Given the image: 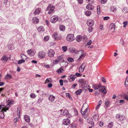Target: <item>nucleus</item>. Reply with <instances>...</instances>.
I'll return each instance as SVG.
<instances>
[{
    "instance_id": "obj_40",
    "label": "nucleus",
    "mask_w": 128,
    "mask_h": 128,
    "mask_svg": "<svg viewBox=\"0 0 128 128\" xmlns=\"http://www.w3.org/2000/svg\"><path fill=\"white\" fill-rule=\"evenodd\" d=\"M82 89H79L76 92V95L80 94L82 92Z\"/></svg>"
},
{
    "instance_id": "obj_60",
    "label": "nucleus",
    "mask_w": 128,
    "mask_h": 128,
    "mask_svg": "<svg viewBox=\"0 0 128 128\" xmlns=\"http://www.w3.org/2000/svg\"><path fill=\"white\" fill-rule=\"evenodd\" d=\"M110 19V17L108 16L105 17L104 18L103 20H107Z\"/></svg>"
},
{
    "instance_id": "obj_39",
    "label": "nucleus",
    "mask_w": 128,
    "mask_h": 128,
    "mask_svg": "<svg viewBox=\"0 0 128 128\" xmlns=\"http://www.w3.org/2000/svg\"><path fill=\"white\" fill-rule=\"evenodd\" d=\"M62 49L64 52H65L67 50L68 48L66 46H63L62 47Z\"/></svg>"
},
{
    "instance_id": "obj_41",
    "label": "nucleus",
    "mask_w": 128,
    "mask_h": 128,
    "mask_svg": "<svg viewBox=\"0 0 128 128\" xmlns=\"http://www.w3.org/2000/svg\"><path fill=\"white\" fill-rule=\"evenodd\" d=\"M52 80L50 78H47L45 81V83H47L48 82H52Z\"/></svg>"
},
{
    "instance_id": "obj_48",
    "label": "nucleus",
    "mask_w": 128,
    "mask_h": 128,
    "mask_svg": "<svg viewBox=\"0 0 128 128\" xmlns=\"http://www.w3.org/2000/svg\"><path fill=\"white\" fill-rule=\"evenodd\" d=\"M113 124L112 122H111L108 124L107 126L109 128H111Z\"/></svg>"
},
{
    "instance_id": "obj_21",
    "label": "nucleus",
    "mask_w": 128,
    "mask_h": 128,
    "mask_svg": "<svg viewBox=\"0 0 128 128\" xmlns=\"http://www.w3.org/2000/svg\"><path fill=\"white\" fill-rule=\"evenodd\" d=\"M86 8L88 10H92L94 9V6L91 4H88L86 6Z\"/></svg>"
},
{
    "instance_id": "obj_45",
    "label": "nucleus",
    "mask_w": 128,
    "mask_h": 128,
    "mask_svg": "<svg viewBox=\"0 0 128 128\" xmlns=\"http://www.w3.org/2000/svg\"><path fill=\"white\" fill-rule=\"evenodd\" d=\"M30 96L31 98H34L36 97V95L34 93H32L30 94Z\"/></svg>"
},
{
    "instance_id": "obj_15",
    "label": "nucleus",
    "mask_w": 128,
    "mask_h": 128,
    "mask_svg": "<svg viewBox=\"0 0 128 128\" xmlns=\"http://www.w3.org/2000/svg\"><path fill=\"white\" fill-rule=\"evenodd\" d=\"M85 65L84 64H82L78 68V72L80 73H82L84 70Z\"/></svg>"
},
{
    "instance_id": "obj_29",
    "label": "nucleus",
    "mask_w": 128,
    "mask_h": 128,
    "mask_svg": "<svg viewBox=\"0 0 128 128\" xmlns=\"http://www.w3.org/2000/svg\"><path fill=\"white\" fill-rule=\"evenodd\" d=\"M24 119L26 122H29L30 121V118L29 116H28L24 115Z\"/></svg>"
},
{
    "instance_id": "obj_8",
    "label": "nucleus",
    "mask_w": 128,
    "mask_h": 128,
    "mask_svg": "<svg viewBox=\"0 0 128 128\" xmlns=\"http://www.w3.org/2000/svg\"><path fill=\"white\" fill-rule=\"evenodd\" d=\"M116 118L118 119L120 121H122L125 118V116L123 115H120V114H117L116 115Z\"/></svg>"
},
{
    "instance_id": "obj_9",
    "label": "nucleus",
    "mask_w": 128,
    "mask_h": 128,
    "mask_svg": "<svg viewBox=\"0 0 128 128\" xmlns=\"http://www.w3.org/2000/svg\"><path fill=\"white\" fill-rule=\"evenodd\" d=\"M27 52L28 55L32 56H34L36 53L35 50L34 49H31L27 51Z\"/></svg>"
},
{
    "instance_id": "obj_5",
    "label": "nucleus",
    "mask_w": 128,
    "mask_h": 128,
    "mask_svg": "<svg viewBox=\"0 0 128 128\" xmlns=\"http://www.w3.org/2000/svg\"><path fill=\"white\" fill-rule=\"evenodd\" d=\"M47 54L48 56L50 58H52L54 56L55 52L53 49H50L48 50Z\"/></svg>"
},
{
    "instance_id": "obj_16",
    "label": "nucleus",
    "mask_w": 128,
    "mask_h": 128,
    "mask_svg": "<svg viewBox=\"0 0 128 128\" xmlns=\"http://www.w3.org/2000/svg\"><path fill=\"white\" fill-rule=\"evenodd\" d=\"M78 82L82 84V87L85 86L86 84V81L84 79H80L78 80Z\"/></svg>"
},
{
    "instance_id": "obj_24",
    "label": "nucleus",
    "mask_w": 128,
    "mask_h": 128,
    "mask_svg": "<svg viewBox=\"0 0 128 128\" xmlns=\"http://www.w3.org/2000/svg\"><path fill=\"white\" fill-rule=\"evenodd\" d=\"M64 69L62 68V67H60L56 70V72L58 74H60L61 73H63L64 72Z\"/></svg>"
},
{
    "instance_id": "obj_27",
    "label": "nucleus",
    "mask_w": 128,
    "mask_h": 128,
    "mask_svg": "<svg viewBox=\"0 0 128 128\" xmlns=\"http://www.w3.org/2000/svg\"><path fill=\"white\" fill-rule=\"evenodd\" d=\"M0 109L2 110H1V112H6L5 108V106L4 105H0Z\"/></svg>"
},
{
    "instance_id": "obj_58",
    "label": "nucleus",
    "mask_w": 128,
    "mask_h": 128,
    "mask_svg": "<svg viewBox=\"0 0 128 128\" xmlns=\"http://www.w3.org/2000/svg\"><path fill=\"white\" fill-rule=\"evenodd\" d=\"M74 110L75 114L76 115H78V112L76 108H74Z\"/></svg>"
},
{
    "instance_id": "obj_22",
    "label": "nucleus",
    "mask_w": 128,
    "mask_h": 128,
    "mask_svg": "<svg viewBox=\"0 0 128 128\" xmlns=\"http://www.w3.org/2000/svg\"><path fill=\"white\" fill-rule=\"evenodd\" d=\"M93 119L91 118H88V119L87 122L88 123L90 124L92 126H94V123L93 122Z\"/></svg>"
},
{
    "instance_id": "obj_53",
    "label": "nucleus",
    "mask_w": 128,
    "mask_h": 128,
    "mask_svg": "<svg viewBox=\"0 0 128 128\" xmlns=\"http://www.w3.org/2000/svg\"><path fill=\"white\" fill-rule=\"evenodd\" d=\"M125 85L126 86H128V80L126 78L125 82Z\"/></svg>"
},
{
    "instance_id": "obj_7",
    "label": "nucleus",
    "mask_w": 128,
    "mask_h": 128,
    "mask_svg": "<svg viewBox=\"0 0 128 128\" xmlns=\"http://www.w3.org/2000/svg\"><path fill=\"white\" fill-rule=\"evenodd\" d=\"M38 57L40 58H44L46 56V53L43 51H40L38 54Z\"/></svg>"
},
{
    "instance_id": "obj_63",
    "label": "nucleus",
    "mask_w": 128,
    "mask_h": 128,
    "mask_svg": "<svg viewBox=\"0 0 128 128\" xmlns=\"http://www.w3.org/2000/svg\"><path fill=\"white\" fill-rule=\"evenodd\" d=\"M59 82L61 86H62L63 85V81L62 80H60L59 81Z\"/></svg>"
},
{
    "instance_id": "obj_32",
    "label": "nucleus",
    "mask_w": 128,
    "mask_h": 128,
    "mask_svg": "<svg viewBox=\"0 0 128 128\" xmlns=\"http://www.w3.org/2000/svg\"><path fill=\"white\" fill-rule=\"evenodd\" d=\"M59 28L60 30L62 31H64L65 30V27L64 25H60V26Z\"/></svg>"
},
{
    "instance_id": "obj_46",
    "label": "nucleus",
    "mask_w": 128,
    "mask_h": 128,
    "mask_svg": "<svg viewBox=\"0 0 128 128\" xmlns=\"http://www.w3.org/2000/svg\"><path fill=\"white\" fill-rule=\"evenodd\" d=\"M102 92L106 94V88L105 86H103L102 88Z\"/></svg>"
},
{
    "instance_id": "obj_20",
    "label": "nucleus",
    "mask_w": 128,
    "mask_h": 128,
    "mask_svg": "<svg viewBox=\"0 0 128 128\" xmlns=\"http://www.w3.org/2000/svg\"><path fill=\"white\" fill-rule=\"evenodd\" d=\"M41 11V8H38L35 10L34 13L35 14H38L40 13Z\"/></svg>"
},
{
    "instance_id": "obj_55",
    "label": "nucleus",
    "mask_w": 128,
    "mask_h": 128,
    "mask_svg": "<svg viewBox=\"0 0 128 128\" xmlns=\"http://www.w3.org/2000/svg\"><path fill=\"white\" fill-rule=\"evenodd\" d=\"M110 103V102L109 100L106 101L105 102V105L107 106H108Z\"/></svg>"
},
{
    "instance_id": "obj_51",
    "label": "nucleus",
    "mask_w": 128,
    "mask_h": 128,
    "mask_svg": "<svg viewBox=\"0 0 128 128\" xmlns=\"http://www.w3.org/2000/svg\"><path fill=\"white\" fill-rule=\"evenodd\" d=\"M107 1V0H101L100 2L101 4H105L106 3Z\"/></svg>"
},
{
    "instance_id": "obj_1",
    "label": "nucleus",
    "mask_w": 128,
    "mask_h": 128,
    "mask_svg": "<svg viewBox=\"0 0 128 128\" xmlns=\"http://www.w3.org/2000/svg\"><path fill=\"white\" fill-rule=\"evenodd\" d=\"M75 39L74 35L72 34H68L66 37V40L68 41L72 42Z\"/></svg>"
},
{
    "instance_id": "obj_36",
    "label": "nucleus",
    "mask_w": 128,
    "mask_h": 128,
    "mask_svg": "<svg viewBox=\"0 0 128 128\" xmlns=\"http://www.w3.org/2000/svg\"><path fill=\"white\" fill-rule=\"evenodd\" d=\"M102 101L101 100H100L98 102V104L96 107V110H98L100 107V106L102 104Z\"/></svg>"
},
{
    "instance_id": "obj_52",
    "label": "nucleus",
    "mask_w": 128,
    "mask_h": 128,
    "mask_svg": "<svg viewBox=\"0 0 128 128\" xmlns=\"http://www.w3.org/2000/svg\"><path fill=\"white\" fill-rule=\"evenodd\" d=\"M59 62L56 59L54 60L53 61V64H56L58 63Z\"/></svg>"
},
{
    "instance_id": "obj_37",
    "label": "nucleus",
    "mask_w": 128,
    "mask_h": 128,
    "mask_svg": "<svg viewBox=\"0 0 128 128\" xmlns=\"http://www.w3.org/2000/svg\"><path fill=\"white\" fill-rule=\"evenodd\" d=\"M91 14V12L90 11L87 10L85 12V14L87 16H90Z\"/></svg>"
},
{
    "instance_id": "obj_54",
    "label": "nucleus",
    "mask_w": 128,
    "mask_h": 128,
    "mask_svg": "<svg viewBox=\"0 0 128 128\" xmlns=\"http://www.w3.org/2000/svg\"><path fill=\"white\" fill-rule=\"evenodd\" d=\"M82 74L78 72H76L75 74V76H76L77 77H80L82 76Z\"/></svg>"
},
{
    "instance_id": "obj_14",
    "label": "nucleus",
    "mask_w": 128,
    "mask_h": 128,
    "mask_svg": "<svg viewBox=\"0 0 128 128\" xmlns=\"http://www.w3.org/2000/svg\"><path fill=\"white\" fill-rule=\"evenodd\" d=\"M94 22L93 20L90 19L88 20L87 24V25L90 26H92L94 24Z\"/></svg>"
},
{
    "instance_id": "obj_25",
    "label": "nucleus",
    "mask_w": 128,
    "mask_h": 128,
    "mask_svg": "<svg viewBox=\"0 0 128 128\" xmlns=\"http://www.w3.org/2000/svg\"><path fill=\"white\" fill-rule=\"evenodd\" d=\"M94 89H98L101 88L102 86L100 84H96L94 85Z\"/></svg>"
},
{
    "instance_id": "obj_47",
    "label": "nucleus",
    "mask_w": 128,
    "mask_h": 128,
    "mask_svg": "<svg viewBox=\"0 0 128 128\" xmlns=\"http://www.w3.org/2000/svg\"><path fill=\"white\" fill-rule=\"evenodd\" d=\"M82 40L83 41H86L88 40L87 36L85 35H84L82 36Z\"/></svg>"
},
{
    "instance_id": "obj_44",
    "label": "nucleus",
    "mask_w": 128,
    "mask_h": 128,
    "mask_svg": "<svg viewBox=\"0 0 128 128\" xmlns=\"http://www.w3.org/2000/svg\"><path fill=\"white\" fill-rule=\"evenodd\" d=\"M25 62V61L24 60L22 59L21 60H19L18 61V64H20L24 62Z\"/></svg>"
},
{
    "instance_id": "obj_59",
    "label": "nucleus",
    "mask_w": 128,
    "mask_h": 128,
    "mask_svg": "<svg viewBox=\"0 0 128 128\" xmlns=\"http://www.w3.org/2000/svg\"><path fill=\"white\" fill-rule=\"evenodd\" d=\"M4 113H0V118H4Z\"/></svg>"
},
{
    "instance_id": "obj_42",
    "label": "nucleus",
    "mask_w": 128,
    "mask_h": 128,
    "mask_svg": "<svg viewBox=\"0 0 128 128\" xmlns=\"http://www.w3.org/2000/svg\"><path fill=\"white\" fill-rule=\"evenodd\" d=\"M67 60L68 62H72L74 61V59L70 57L68 58L67 59Z\"/></svg>"
},
{
    "instance_id": "obj_11",
    "label": "nucleus",
    "mask_w": 128,
    "mask_h": 128,
    "mask_svg": "<svg viewBox=\"0 0 128 128\" xmlns=\"http://www.w3.org/2000/svg\"><path fill=\"white\" fill-rule=\"evenodd\" d=\"M88 107L85 108L84 106H83L81 109V113L82 115H85L87 111Z\"/></svg>"
},
{
    "instance_id": "obj_30",
    "label": "nucleus",
    "mask_w": 128,
    "mask_h": 128,
    "mask_svg": "<svg viewBox=\"0 0 128 128\" xmlns=\"http://www.w3.org/2000/svg\"><path fill=\"white\" fill-rule=\"evenodd\" d=\"M122 96L124 97V98L125 99L128 101V96L126 95L125 93H122Z\"/></svg>"
},
{
    "instance_id": "obj_35",
    "label": "nucleus",
    "mask_w": 128,
    "mask_h": 128,
    "mask_svg": "<svg viewBox=\"0 0 128 128\" xmlns=\"http://www.w3.org/2000/svg\"><path fill=\"white\" fill-rule=\"evenodd\" d=\"M12 78V76L10 74H7L5 77V79H9Z\"/></svg>"
},
{
    "instance_id": "obj_43",
    "label": "nucleus",
    "mask_w": 128,
    "mask_h": 128,
    "mask_svg": "<svg viewBox=\"0 0 128 128\" xmlns=\"http://www.w3.org/2000/svg\"><path fill=\"white\" fill-rule=\"evenodd\" d=\"M50 37L48 36H45L44 38V41L46 42L48 41Z\"/></svg>"
},
{
    "instance_id": "obj_12",
    "label": "nucleus",
    "mask_w": 128,
    "mask_h": 128,
    "mask_svg": "<svg viewBox=\"0 0 128 128\" xmlns=\"http://www.w3.org/2000/svg\"><path fill=\"white\" fill-rule=\"evenodd\" d=\"M76 78L75 75L72 74L68 76V79L70 82L74 81Z\"/></svg>"
},
{
    "instance_id": "obj_50",
    "label": "nucleus",
    "mask_w": 128,
    "mask_h": 128,
    "mask_svg": "<svg viewBox=\"0 0 128 128\" xmlns=\"http://www.w3.org/2000/svg\"><path fill=\"white\" fill-rule=\"evenodd\" d=\"M128 23V22L127 21H124L123 22V24H124L123 27L125 28L126 27V26L127 25Z\"/></svg>"
},
{
    "instance_id": "obj_57",
    "label": "nucleus",
    "mask_w": 128,
    "mask_h": 128,
    "mask_svg": "<svg viewBox=\"0 0 128 128\" xmlns=\"http://www.w3.org/2000/svg\"><path fill=\"white\" fill-rule=\"evenodd\" d=\"M99 125L100 126L102 127L104 126V123L100 121L99 122Z\"/></svg>"
},
{
    "instance_id": "obj_34",
    "label": "nucleus",
    "mask_w": 128,
    "mask_h": 128,
    "mask_svg": "<svg viewBox=\"0 0 128 128\" xmlns=\"http://www.w3.org/2000/svg\"><path fill=\"white\" fill-rule=\"evenodd\" d=\"M8 60V58L7 56H3L1 58V60L2 61L6 62Z\"/></svg>"
},
{
    "instance_id": "obj_10",
    "label": "nucleus",
    "mask_w": 128,
    "mask_h": 128,
    "mask_svg": "<svg viewBox=\"0 0 128 128\" xmlns=\"http://www.w3.org/2000/svg\"><path fill=\"white\" fill-rule=\"evenodd\" d=\"M58 17L56 16H54L50 18V21L53 23L56 22L58 19Z\"/></svg>"
},
{
    "instance_id": "obj_62",
    "label": "nucleus",
    "mask_w": 128,
    "mask_h": 128,
    "mask_svg": "<svg viewBox=\"0 0 128 128\" xmlns=\"http://www.w3.org/2000/svg\"><path fill=\"white\" fill-rule=\"evenodd\" d=\"M66 97H68L69 98H70V94L68 93H66Z\"/></svg>"
},
{
    "instance_id": "obj_23",
    "label": "nucleus",
    "mask_w": 128,
    "mask_h": 128,
    "mask_svg": "<svg viewBox=\"0 0 128 128\" xmlns=\"http://www.w3.org/2000/svg\"><path fill=\"white\" fill-rule=\"evenodd\" d=\"M76 40L78 42H80L82 40V36L80 35H78L76 38Z\"/></svg>"
},
{
    "instance_id": "obj_17",
    "label": "nucleus",
    "mask_w": 128,
    "mask_h": 128,
    "mask_svg": "<svg viewBox=\"0 0 128 128\" xmlns=\"http://www.w3.org/2000/svg\"><path fill=\"white\" fill-rule=\"evenodd\" d=\"M70 123V120L68 119H64L63 120L62 124L66 125H68Z\"/></svg>"
},
{
    "instance_id": "obj_28",
    "label": "nucleus",
    "mask_w": 128,
    "mask_h": 128,
    "mask_svg": "<svg viewBox=\"0 0 128 128\" xmlns=\"http://www.w3.org/2000/svg\"><path fill=\"white\" fill-rule=\"evenodd\" d=\"M63 56L62 55L57 56L56 57V59L60 62L63 59Z\"/></svg>"
},
{
    "instance_id": "obj_64",
    "label": "nucleus",
    "mask_w": 128,
    "mask_h": 128,
    "mask_svg": "<svg viewBox=\"0 0 128 128\" xmlns=\"http://www.w3.org/2000/svg\"><path fill=\"white\" fill-rule=\"evenodd\" d=\"M77 85V84H74L72 85L71 88H74Z\"/></svg>"
},
{
    "instance_id": "obj_19",
    "label": "nucleus",
    "mask_w": 128,
    "mask_h": 128,
    "mask_svg": "<svg viewBox=\"0 0 128 128\" xmlns=\"http://www.w3.org/2000/svg\"><path fill=\"white\" fill-rule=\"evenodd\" d=\"M37 30L39 32H42L45 30L43 26H40L38 27L37 28Z\"/></svg>"
},
{
    "instance_id": "obj_61",
    "label": "nucleus",
    "mask_w": 128,
    "mask_h": 128,
    "mask_svg": "<svg viewBox=\"0 0 128 128\" xmlns=\"http://www.w3.org/2000/svg\"><path fill=\"white\" fill-rule=\"evenodd\" d=\"M88 31L89 32H92L93 30L92 28V27H89L88 29Z\"/></svg>"
},
{
    "instance_id": "obj_18",
    "label": "nucleus",
    "mask_w": 128,
    "mask_h": 128,
    "mask_svg": "<svg viewBox=\"0 0 128 128\" xmlns=\"http://www.w3.org/2000/svg\"><path fill=\"white\" fill-rule=\"evenodd\" d=\"M39 22V20L38 18L36 17H34L32 19V22L35 24H38Z\"/></svg>"
},
{
    "instance_id": "obj_2",
    "label": "nucleus",
    "mask_w": 128,
    "mask_h": 128,
    "mask_svg": "<svg viewBox=\"0 0 128 128\" xmlns=\"http://www.w3.org/2000/svg\"><path fill=\"white\" fill-rule=\"evenodd\" d=\"M69 50L71 53H75L77 54H79V53L80 52L82 53L83 52V50H76L75 48L72 47L70 48L69 49Z\"/></svg>"
},
{
    "instance_id": "obj_38",
    "label": "nucleus",
    "mask_w": 128,
    "mask_h": 128,
    "mask_svg": "<svg viewBox=\"0 0 128 128\" xmlns=\"http://www.w3.org/2000/svg\"><path fill=\"white\" fill-rule=\"evenodd\" d=\"M93 117L95 120H97L98 119L99 116L98 114H96L94 115Z\"/></svg>"
},
{
    "instance_id": "obj_13",
    "label": "nucleus",
    "mask_w": 128,
    "mask_h": 128,
    "mask_svg": "<svg viewBox=\"0 0 128 128\" xmlns=\"http://www.w3.org/2000/svg\"><path fill=\"white\" fill-rule=\"evenodd\" d=\"M62 115L63 116L68 115V117L69 118L72 117L71 115L69 113L68 110L66 109H64L63 110Z\"/></svg>"
},
{
    "instance_id": "obj_31",
    "label": "nucleus",
    "mask_w": 128,
    "mask_h": 128,
    "mask_svg": "<svg viewBox=\"0 0 128 128\" xmlns=\"http://www.w3.org/2000/svg\"><path fill=\"white\" fill-rule=\"evenodd\" d=\"M79 54H81V55L80 56V58H79V59H80L81 58H82L84 57L86 55V54L85 53H84V51L83 50V52L82 53L81 52H79Z\"/></svg>"
},
{
    "instance_id": "obj_33",
    "label": "nucleus",
    "mask_w": 128,
    "mask_h": 128,
    "mask_svg": "<svg viewBox=\"0 0 128 128\" xmlns=\"http://www.w3.org/2000/svg\"><path fill=\"white\" fill-rule=\"evenodd\" d=\"M20 58L22 59L26 60L27 59V57L23 54H21L20 55Z\"/></svg>"
},
{
    "instance_id": "obj_49",
    "label": "nucleus",
    "mask_w": 128,
    "mask_h": 128,
    "mask_svg": "<svg viewBox=\"0 0 128 128\" xmlns=\"http://www.w3.org/2000/svg\"><path fill=\"white\" fill-rule=\"evenodd\" d=\"M20 107H18V110L17 111V112L18 115H20V114L21 113L20 112Z\"/></svg>"
},
{
    "instance_id": "obj_56",
    "label": "nucleus",
    "mask_w": 128,
    "mask_h": 128,
    "mask_svg": "<svg viewBox=\"0 0 128 128\" xmlns=\"http://www.w3.org/2000/svg\"><path fill=\"white\" fill-rule=\"evenodd\" d=\"M111 10L112 12H115L116 10V9L114 7H112L111 8Z\"/></svg>"
},
{
    "instance_id": "obj_26",
    "label": "nucleus",
    "mask_w": 128,
    "mask_h": 128,
    "mask_svg": "<svg viewBox=\"0 0 128 128\" xmlns=\"http://www.w3.org/2000/svg\"><path fill=\"white\" fill-rule=\"evenodd\" d=\"M55 97L52 96L50 95L49 96L48 98V100L50 102H52L54 101L55 99Z\"/></svg>"
},
{
    "instance_id": "obj_6",
    "label": "nucleus",
    "mask_w": 128,
    "mask_h": 128,
    "mask_svg": "<svg viewBox=\"0 0 128 128\" xmlns=\"http://www.w3.org/2000/svg\"><path fill=\"white\" fill-rule=\"evenodd\" d=\"M8 103L6 106H5V107L6 111L8 110L9 108L10 107L11 104H14V102L12 100H8Z\"/></svg>"
},
{
    "instance_id": "obj_4",
    "label": "nucleus",
    "mask_w": 128,
    "mask_h": 128,
    "mask_svg": "<svg viewBox=\"0 0 128 128\" xmlns=\"http://www.w3.org/2000/svg\"><path fill=\"white\" fill-rule=\"evenodd\" d=\"M53 37L56 40H59L61 39L62 37L60 34L57 32H56L53 35Z\"/></svg>"
},
{
    "instance_id": "obj_3",
    "label": "nucleus",
    "mask_w": 128,
    "mask_h": 128,
    "mask_svg": "<svg viewBox=\"0 0 128 128\" xmlns=\"http://www.w3.org/2000/svg\"><path fill=\"white\" fill-rule=\"evenodd\" d=\"M55 8V6H52L51 4L49 5L46 10V11H49L48 14H50L52 13L54 11Z\"/></svg>"
}]
</instances>
